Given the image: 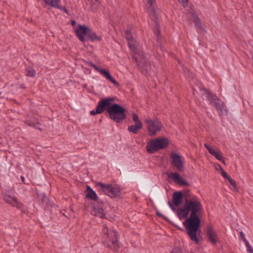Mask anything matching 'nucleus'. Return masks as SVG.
I'll return each instance as SVG.
<instances>
[{
    "label": "nucleus",
    "instance_id": "f257e3e1",
    "mask_svg": "<svg viewBox=\"0 0 253 253\" xmlns=\"http://www.w3.org/2000/svg\"><path fill=\"white\" fill-rule=\"evenodd\" d=\"M203 211L201 201L198 198H195L193 200L185 203L182 208L178 209L177 211V215L180 219L187 218L189 213L191 212L189 217L183 222V225L190 239L196 244L199 243L197 234L201 225V220L198 215Z\"/></svg>",
    "mask_w": 253,
    "mask_h": 253
},
{
    "label": "nucleus",
    "instance_id": "f03ea898",
    "mask_svg": "<svg viewBox=\"0 0 253 253\" xmlns=\"http://www.w3.org/2000/svg\"><path fill=\"white\" fill-rule=\"evenodd\" d=\"M115 98L106 97L99 100L95 110L90 112L91 115L101 114L106 110L110 118L117 123H120L126 118V109L121 105L114 103Z\"/></svg>",
    "mask_w": 253,
    "mask_h": 253
},
{
    "label": "nucleus",
    "instance_id": "7ed1b4c3",
    "mask_svg": "<svg viewBox=\"0 0 253 253\" xmlns=\"http://www.w3.org/2000/svg\"><path fill=\"white\" fill-rule=\"evenodd\" d=\"M125 36L129 48L134 52L133 59L135 60L137 65L139 68H143L145 64L147 67V61L145 59L144 53L142 52H136V42L133 39L129 30L125 32ZM147 69V68H146Z\"/></svg>",
    "mask_w": 253,
    "mask_h": 253
},
{
    "label": "nucleus",
    "instance_id": "20e7f679",
    "mask_svg": "<svg viewBox=\"0 0 253 253\" xmlns=\"http://www.w3.org/2000/svg\"><path fill=\"white\" fill-rule=\"evenodd\" d=\"M102 232L104 234L103 243L108 248L117 251L119 248V235L114 229H109L104 225Z\"/></svg>",
    "mask_w": 253,
    "mask_h": 253
},
{
    "label": "nucleus",
    "instance_id": "39448f33",
    "mask_svg": "<svg viewBox=\"0 0 253 253\" xmlns=\"http://www.w3.org/2000/svg\"><path fill=\"white\" fill-rule=\"evenodd\" d=\"M96 186L100 193L107 195L112 198L118 197L121 194V188L117 185L98 182L96 183Z\"/></svg>",
    "mask_w": 253,
    "mask_h": 253
},
{
    "label": "nucleus",
    "instance_id": "423d86ee",
    "mask_svg": "<svg viewBox=\"0 0 253 253\" xmlns=\"http://www.w3.org/2000/svg\"><path fill=\"white\" fill-rule=\"evenodd\" d=\"M169 145V140L167 138H156L150 141L146 145L148 153L153 154L159 150L164 149Z\"/></svg>",
    "mask_w": 253,
    "mask_h": 253
},
{
    "label": "nucleus",
    "instance_id": "0eeeda50",
    "mask_svg": "<svg viewBox=\"0 0 253 253\" xmlns=\"http://www.w3.org/2000/svg\"><path fill=\"white\" fill-rule=\"evenodd\" d=\"M207 97L211 104L216 109L219 115H225L227 114V110L225 104L222 101H220L217 96L211 93H207Z\"/></svg>",
    "mask_w": 253,
    "mask_h": 253
},
{
    "label": "nucleus",
    "instance_id": "6e6552de",
    "mask_svg": "<svg viewBox=\"0 0 253 253\" xmlns=\"http://www.w3.org/2000/svg\"><path fill=\"white\" fill-rule=\"evenodd\" d=\"M145 122L147 124V127L150 135H155L162 129V124L157 119H147Z\"/></svg>",
    "mask_w": 253,
    "mask_h": 253
},
{
    "label": "nucleus",
    "instance_id": "1a4fd4ad",
    "mask_svg": "<svg viewBox=\"0 0 253 253\" xmlns=\"http://www.w3.org/2000/svg\"><path fill=\"white\" fill-rule=\"evenodd\" d=\"M171 163L179 171H182L184 168V161L182 156L175 152L170 154Z\"/></svg>",
    "mask_w": 253,
    "mask_h": 253
},
{
    "label": "nucleus",
    "instance_id": "9d476101",
    "mask_svg": "<svg viewBox=\"0 0 253 253\" xmlns=\"http://www.w3.org/2000/svg\"><path fill=\"white\" fill-rule=\"evenodd\" d=\"M88 64L90 66L93 67L96 71L100 73V74L103 76L107 80H109L115 85L117 86L119 85V83L111 75L108 70H106L104 69L99 68L91 62H89Z\"/></svg>",
    "mask_w": 253,
    "mask_h": 253
},
{
    "label": "nucleus",
    "instance_id": "9b49d317",
    "mask_svg": "<svg viewBox=\"0 0 253 253\" xmlns=\"http://www.w3.org/2000/svg\"><path fill=\"white\" fill-rule=\"evenodd\" d=\"M3 200L8 204L16 207L18 210H22L24 209L23 204L20 202L15 196L5 194L3 195Z\"/></svg>",
    "mask_w": 253,
    "mask_h": 253
},
{
    "label": "nucleus",
    "instance_id": "f8f14e48",
    "mask_svg": "<svg viewBox=\"0 0 253 253\" xmlns=\"http://www.w3.org/2000/svg\"><path fill=\"white\" fill-rule=\"evenodd\" d=\"M206 234L208 241L212 245H215L218 241V235L211 225H208L206 229Z\"/></svg>",
    "mask_w": 253,
    "mask_h": 253
},
{
    "label": "nucleus",
    "instance_id": "ddd939ff",
    "mask_svg": "<svg viewBox=\"0 0 253 253\" xmlns=\"http://www.w3.org/2000/svg\"><path fill=\"white\" fill-rule=\"evenodd\" d=\"M183 194L182 191L175 192L173 193L172 195L173 204L169 201L168 204L171 209L175 210L173 205L176 207L180 206L182 203Z\"/></svg>",
    "mask_w": 253,
    "mask_h": 253
},
{
    "label": "nucleus",
    "instance_id": "4468645a",
    "mask_svg": "<svg viewBox=\"0 0 253 253\" xmlns=\"http://www.w3.org/2000/svg\"><path fill=\"white\" fill-rule=\"evenodd\" d=\"M186 15L189 18V20L190 21L194 22L196 26L197 27L201 28L202 24L198 18V15L195 12L193 7H190L189 9L186 13Z\"/></svg>",
    "mask_w": 253,
    "mask_h": 253
},
{
    "label": "nucleus",
    "instance_id": "2eb2a0df",
    "mask_svg": "<svg viewBox=\"0 0 253 253\" xmlns=\"http://www.w3.org/2000/svg\"><path fill=\"white\" fill-rule=\"evenodd\" d=\"M89 29L85 25H79L76 31V34L79 39L82 42L86 41L85 36H87Z\"/></svg>",
    "mask_w": 253,
    "mask_h": 253
},
{
    "label": "nucleus",
    "instance_id": "dca6fc26",
    "mask_svg": "<svg viewBox=\"0 0 253 253\" xmlns=\"http://www.w3.org/2000/svg\"><path fill=\"white\" fill-rule=\"evenodd\" d=\"M169 177L171 178L176 183L180 185H188L189 183L186 182L180 175L176 172L171 173L169 175Z\"/></svg>",
    "mask_w": 253,
    "mask_h": 253
},
{
    "label": "nucleus",
    "instance_id": "f3484780",
    "mask_svg": "<svg viewBox=\"0 0 253 253\" xmlns=\"http://www.w3.org/2000/svg\"><path fill=\"white\" fill-rule=\"evenodd\" d=\"M169 177L171 178L176 183L180 185H188L189 183L186 182L180 175L176 172L171 173L169 175Z\"/></svg>",
    "mask_w": 253,
    "mask_h": 253
},
{
    "label": "nucleus",
    "instance_id": "a211bd4d",
    "mask_svg": "<svg viewBox=\"0 0 253 253\" xmlns=\"http://www.w3.org/2000/svg\"><path fill=\"white\" fill-rule=\"evenodd\" d=\"M183 197L185 199V203H187L189 201H192L195 198H198L196 196L193 195L189 190H185L182 192Z\"/></svg>",
    "mask_w": 253,
    "mask_h": 253
},
{
    "label": "nucleus",
    "instance_id": "6ab92c4d",
    "mask_svg": "<svg viewBox=\"0 0 253 253\" xmlns=\"http://www.w3.org/2000/svg\"><path fill=\"white\" fill-rule=\"evenodd\" d=\"M91 213L92 215L98 216L100 218H104L105 214L103 213V210L101 208H96L93 207Z\"/></svg>",
    "mask_w": 253,
    "mask_h": 253
},
{
    "label": "nucleus",
    "instance_id": "aec40b11",
    "mask_svg": "<svg viewBox=\"0 0 253 253\" xmlns=\"http://www.w3.org/2000/svg\"><path fill=\"white\" fill-rule=\"evenodd\" d=\"M86 198L95 200H97L98 197L96 193L89 186H87Z\"/></svg>",
    "mask_w": 253,
    "mask_h": 253
},
{
    "label": "nucleus",
    "instance_id": "412c9836",
    "mask_svg": "<svg viewBox=\"0 0 253 253\" xmlns=\"http://www.w3.org/2000/svg\"><path fill=\"white\" fill-rule=\"evenodd\" d=\"M87 37L91 41H100L101 37L97 36L96 33L89 29Z\"/></svg>",
    "mask_w": 253,
    "mask_h": 253
},
{
    "label": "nucleus",
    "instance_id": "4be33fe9",
    "mask_svg": "<svg viewBox=\"0 0 253 253\" xmlns=\"http://www.w3.org/2000/svg\"><path fill=\"white\" fill-rule=\"evenodd\" d=\"M142 127V125H139L135 124L134 125H131L128 126V130L134 134L137 133L139 129Z\"/></svg>",
    "mask_w": 253,
    "mask_h": 253
},
{
    "label": "nucleus",
    "instance_id": "5701e85b",
    "mask_svg": "<svg viewBox=\"0 0 253 253\" xmlns=\"http://www.w3.org/2000/svg\"><path fill=\"white\" fill-rule=\"evenodd\" d=\"M148 4V10L151 12L154 13L155 8V0H146Z\"/></svg>",
    "mask_w": 253,
    "mask_h": 253
},
{
    "label": "nucleus",
    "instance_id": "b1692460",
    "mask_svg": "<svg viewBox=\"0 0 253 253\" xmlns=\"http://www.w3.org/2000/svg\"><path fill=\"white\" fill-rule=\"evenodd\" d=\"M44 2L53 7H56L60 3V0H44Z\"/></svg>",
    "mask_w": 253,
    "mask_h": 253
},
{
    "label": "nucleus",
    "instance_id": "393cba45",
    "mask_svg": "<svg viewBox=\"0 0 253 253\" xmlns=\"http://www.w3.org/2000/svg\"><path fill=\"white\" fill-rule=\"evenodd\" d=\"M26 76L30 77H35L36 72L33 67L29 66L26 68Z\"/></svg>",
    "mask_w": 253,
    "mask_h": 253
},
{
    "label": "nucleus",
    "instance_id": "a878e982",
    "mask_svg": "<svg viewBox=\"0 0 253 253\" xmlns=\"http://www.w3.org/2000/svg\"><path fill=\"white\" fill-rule=\"evenodd\" d=\"M25 123L30 126L34 127L36 128L41 129V128L39 127L40 124L39 122H37L36 120H34V121L30 120L27 121Z\"/></svg>",
    "mask_w": 253,
    "mask_h": 253
},
{
    "label": "nucleus",
    "instance_id": "bb28decb",
    "mask_svg": "<svg viewBox=\"0 0 253 253\" xmlns=\"http://www.w3.org/2000/svg\"><path fill=\"white\" fill-rule=\"evenodd\" d=\"M170 253H193L192 252H189L185 250H182V249L176 247L174 248Z\"/></svg>",
    "mask_w": 253,
    "mask_h": 253
},
{
    "label": "nucleus",
    "instance_id": "cd10ccee",
    "mask_svg": "<svg viewBox=\"0 0 253 253\" xmlns=\"http://www.w3.org/2000/svg\"><path fill=\"white\" fill-rule=\"evenodd\" d=\"M228 181L231 185V189L233 191H238V188L236 186V182L231 178L228 179Z\"/></svg>",
    "mask_w": 253,
    "mask_h": 253
},
{
    "label": "nucleus",
    "instance_id": "c85d7f7f",
    "mask_svg": "<svg viewBox=\"0 0 253 253\" xmlns=\"http://www.w3.org/2000/svg\"><path fill=\"white\" fill-rule=\"evenodd\" d=\"M204 146L208 150L209 153L213 155V156L217 153L218 151H216L211 147L209 145H208L207 143H205L204 144Z\"/></svg>",
    "mask_w": 253,
    "mask_h": 253
},
{
    "label": "nucleus",
    "instance_id": "c756f323",
    "mask_svg": "<svg viewBox=\"0 0 253 253\" xmlns=\"http://www.w3.org/2000/svg\"><path fill=\"white\" fill-rule=\"evenodd\" d=\"M132 120L134 122L135 124L139 125H142L141 122H140L138 116L137 114L135 113H133L132 114Z\"/></svg>",
    "mask_w": 253,
    "mask_h": 253
},
{
    "label": "nucleus",
    "instance_id": "7c9ffc66",
    "mask_svg": "<svg viewBox=\"0 0 253 253\" xmlns=\"http://www.w3.org/2000/svg\"><path fill=\"white\" fill-rule=\"evenodd\" d=\"M217 167H219V170L221 171V175L224 178H226L228 180L231 178L230 176H228L227 173L223 170L220 165L217 164Z\"/></svg>",
    "mask_w": 253,
    "mask_h": 253
},
{
    "label": "nucleus",
    "instance_id": "2f4dec72",
    "mask_svg": "<svg viewBox=\"0 0 253 253\" xmlns=\"http://www.w3.org/2000/svg\"><path fill=\"white\" fill-rule=\"evenodd\" d=\"M217 160L221 161L225 164V160L224 157L222 156L221 153L218 151L217 153L214 156Z\"/></svg>",
    "mask_w": 253,
    "mask_h": 253
},
{
    "label": "nucleus",
    "instance_id": "473e14b6",
    "mask_svg": "<svg viewBox=\"0 0 253 253\" xmlns=\"http://www.w3.org/2000/svg\"><path fill=\"white\" fill-rule=\"evenodd\" d=\"M243 241L244 242L245 244H246L247 251L248 253L250 252L252 249H253L252 248L250 244H249V242L246 240V239H244Z\"/></svg>",
    "mask_w": 253,
    "mask_h": 253
},
{
    "label": "nucleus",
    "instance_id": "72a5a7b5",
    "mask_svg": "<svg viewBox=\"0 0 253 253\" xmlns=\"http://www.w3.org/2000/svg\"><path fill=\"white\" fill-rule=\"evenodd\" d=\"M178 1L182 4L184 7H186L188 5V0H178Z\"/></svg>",
    "mask_w": 253,
    "mask_h": 253
},
{
    "label": "nucleus",
    "instance_id": "f704fd0d",
    "mask_svg": "<svg viewBox=\"0 0 253 253\" xmlns=\"http://www.w3.org/2000/svg\"><path fill=\"white\" fill-rule=\"evenodd\" d=\"M56 8L63 10V11H64L66 13H68V10L66 9V8L65 7L61 6L60 4Z\"/></svg>",
    "mask_w": 253,
    "mask_h": 253
},
{
    "label": "nucleus",
    "instance_id": "c9c22d12",
    "mask_svg": "<svg viewBox=\"0 0 253 253\" xmlns=\"http://www.w3.org/2000/svg\"><path fill=\"white\" fill-rule=\"evenodd\" d=\"M160 28L158 25H157L156 31H155V33L157 36L158 40H159V35L160 34Z\"/></svg>",
    "mask_w": 253,
    "mask_h": 253
},
{
    "label": "nucleus",
    "instance_id": "e433bc0d",
    "mask_svg": "<svg viewBox=\"0 0 253 253\" xmlns=\"http://www.w3.org/2000/svg\"><path fill=\"white\" fill-rule=\"evenodd\" d=\"M240 237L241 238V239L243 240L244 239H246L245 237V235L243 233V231H241L240 232Z\"/></svg>",
    "mask_w": 253,
    "mask_h": 253
},
{
    "label": "nucleus",
    "instance_id": "4c0bfd02",
    "mask_svg": "<svg viewBox=\"0 0 253 253\" xmlns=\"http://www.w3.org/2000/svg\"><path fill=\"white\" fill-rule=\"evenodd\" d=\"M20 86L22 88H25V86L24 84H21V85H20Z\"/></svg>",
    "mask_w": 253,
    "mask_h": 253
},
{
    "label": "nucleus",
    "instance_id": "58836bf2",
    "mask_svg": "<svg viewBox=\"0 0 253 253\" xmlns=\"http://www.w3.org/2000/svg\"><path fill=\"white\" fill-rule=\"evenodd\" d=\"M21 178L22 181L23 182H24V180H25V178H24V176H21Z\"/></svg>",
    "mask_w": 253,
    "mask_h": 253
},
{
    "label": "nucleus",
    "instance_id": "ea45409f",
    "mask_svg": "<svg viewBox=\"0 0 253 253\" xmlns=\"http://www.w3.org/2000/svg\"><path fill=\"white\" fill-rule=\"evenodd\" d=\"M183 71L184 72H186V70L188 71V69L187 68H186L185 67H183Z\"/></svg>",
    "mask_w": 253,
    "mask_h": 253
},
{
    "label": "nucleus",
    "instance_id": "a19ab883",
    "mask_svg": "<svg viewBox=\"0 0 253 253\" xmlns=\"http://www.w3.org/2000/svg\"><path fill=\"white\" fill-rule=\"evenodd\" d=\"M75 23H76V22H75V21H72V25H74V24H75Z\"/></svg>",
    "mask_w": 253,
    "mask_h": 253
},
{
    "label": "nucleus",
    "instance_id": "79ce46f5",
    "mask_svg": "<svg viewBox=\"0 0 253 253\" xmlns=\"http://www.w3.org/2000/svg\"><path fill=\"white\" fill-rule=\"evenodd\" d=\"M215 169H216L217 170L219 169V167H217V165H216L215 166Z\"/></svg>",
    "mask_w": 253,
    "mask_h": 253
},
{
    "label": "nucleus",
    "instance_id": "37998d69",
    "mask_svg": "<svg viewBox=\"0 0 253 253\" xmlns=\"http://www.w3.org/2000/svg\"><path fill=\"white\" fill-rule=\"evenodd\" d=\"M249 253H253V249H252L250 252H249Z\"/></svg>",
    "mask_w": 253,
    "mask_h": 253
},
{
    "label": "nucleus",
    "instance_id": "c03bdc74",
    "mask_svg": "<svg viewBox=\"0 0 253 253\" xmlns=\"http://www.w3.org/2000/svg\"><path fill=\"white\" fill-rule=\"evenodd\" d=\"M157 214L159 215L160 216L161 215V214L160 213H159L158 212H157Z\"/></svg>",
    "mask_w": 253,
    "mask_h": 253
},
{
    "label": "nucleus",
    "instance_id": "a18cd8bd",
    "mask_svg": "<svg viewBox=\"0 0 253 253\" xmlns=\"http://www.w3.org/2000/svg\"><path fill=\"white\" fill-rule=\"evenodd\" d=\"M1 94V92H0V94Z\"/></svg>",
    "mask_w": 253,
    "mask_h": 253
}]
</instances>
